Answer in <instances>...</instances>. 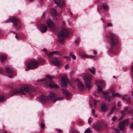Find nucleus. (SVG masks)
<instances>
[{"label": "nucleus", "mask_w": 133, "mask_h": 133, "mask_svg": "<svg viewBox=\"0 0 133 133\" xmlns=\"http://www.w3.org/2000/svg\"><path fill=\"white\" fill-rule=\"evenodd\" d=\"M107 127V125L106 124L101 122H98L93 126L94 128L97 131H100L106 128Z\"/></svg>", "instance_id": "9"}, {"label": "nucleus", "mask_w": 133, "mask_h": 133, "mask_svg": "<svg viewBox=\"0 0 133 133\" xmlns=\"http://www.w3.org/2000/svg\"><path fill=\"white\" fill-rule=\"evenodd\" d=\"M39 64V62L37 60L32 59L29 61L28 63L27 67L25 69L26 71L30 69H33L36 68Z\"/></svg>", "instance_id": "7"}, {"label": "nucleus", "mask_w": 133, "mask_h": 133, "mask_svg": "<svg viewBox=\"0 0 133 133\" xmlns=\"http://www.w3.org/2000/svg\"><path fill=\"white\" fill-rule=\"evenodd\" d=\"M54 54H56L59 55H60L59 52L54 51L49 54H48V55L52 59L51 62L55 65L59 66L61 64V59L59 57L52 58L51 57Z\"/></svg>", "instance_id": "6"}, {"label": "nucleus", "mask_w": 133, "mask_h": 133, "mask_svg": "<svg viewBox=\"0 0 133 133\" xmlns=\"http://www.w3.org/2000/svg\"><path fill=\"white\" fill-rule=\"evenodd\" d=\"M56 130L57 131H58V132L59 133H60L62 132L61 130L60 129H59V130Z\"/></svg>", "instance_id": "49"}, {"label": "nucleus", "mask_w": 133, "mask_h": 133, "mask_svg": "<svg viewBox=\"0 0 133 133\" xmlns=\"http://www.w3.org/2000/svg\"><path fill=\"white\" fill-rule=\"evenodd\" d=\"M113 77H114V78H115L116 77H115V76H114Z\"/></svg>", "instance_id": "60"}, {"label": "nucleus", "mask_w": 133, "mask_h": 133, "mask_svg": "<svg viewBox=\"0 0 133 133\" xmlns=\"http://www.w3.org/2000/svg\"><path fill=\"white\" fill-rule=\"evenodd\" d=\"M63 57L66 58V59L67 60H69L70 59V58L69 57L64 56Z\"/></svg>", "instance_id": "42"}, {"label": "nucleus", "mask_w": 133, "mask_h": 133, "mask_svg": "<svg viewBox=\"0 0 133 133\" xmlns=\"http://www.w3.org/2000/svg\"><path fill=\"white\" fill-rule=\"evenodd\" d=\"M106 37L110 45V52L113 54H116L117 52V48L119 43L118 37L112 33H109L108 34Z\"/></svg>", "instance_id": "2"}, {"label": "nucleus", "mask_w": 133, "mask_h": 133, "mask_svg": "<svg viewBox=\"0 0 133 133\" xmlns=\"http://www.w3.org/2000/svg\"><path fill=\"white\" fill-rule=\"evenodd\" d=\"M45 15V14L44 13H43V14H42V18L44 17Z\"/></svg>", "instance_id": "57"}, {"label": "nucleus", "mask_w": 133, "mask_h": 133, "mask_svg": "<svg viewBox=\"0 0 133 133\" xmlns=\"http://www.w3.org/2000/svg\"><path fill=\"white\" fill-rule=\"evenodd\" d=\"M130 128L131 129H133V121L132 122L130 125Z\"/></svg>", "instance_id": "39"}, {"label": "nucleus", "mask_w": 133, "mask_h": 133, "mask_svg": "<svg viewBox=\"0 0 133 133\" xmlns=\"http://www.w3.org/2000/svg\"><path fill=\"white\" fill-rule=\"evenodd\" d=\"M51 14L55 20H56L57 19L58 16L57 13V11L55 9L52 8L51 9Z\"/></svg>", "instance_id": "15"}, {"label": "nucleus", "mask_w": 133, "mask_h": 133, "mask_svg": "<svg viewBox=\"0 0 133 133\" xmlns=\"http://www.w3.org/2000/svg\"><path fill=\"white\" fill-rule=\"evenodd\" d=\"M95 109H92V113L94 115L95 117H97V115H95Z\"/></svg>", "instance_id": "36"}, {"label": "nucleus", "mask_w": 133, "mask_h": 133, "mask_svg": "<svg viewBox=\"0 0 133 133\" xmlns=\"http://www.w3.org/2000/svg\"><path fill=\"white\" fill-rule=\"evenodd\" d=\"M45 127V125L44 124L42 123V131L43 130V128H44Z\"/></svg>", "instance_id": "45"}, {"label": "nucleus", "mask_w": 133, "mask_h": 133, "mask_svg": "<svg viewBox=\"0 0 133 133\" xmlns=\"http://www.w3.org/2000/svg\"><path fill=\"white\" fill-rule=\"evenodd\" d=\"M82 121H80L79 123V124H81L82 123Z\"/></svg>", "instance_id": "58"}, {"label": "nucleus", "mask_w": 133, "mask_h": 133, "mask_svg": "<svg viewBox=\"0 0 133 133\" xmlns=\"http://www.w3.org/2000/svg\"><path fill=\"white\" fill-rule=\"evenodd\" d=\"M84 79L87 87L89 89L91 87V82L92 78L91 76L89 75L85 76Z\"/></svg>", "instance_id": "10"}, {"label": "nucleus", "mask_w": 133, "mask_h": 133, "mask_svg": "<svg viewBox=\"0 0 133 133\" xmlns=\"http://www.w3.org/2000/svg\"><path fill=\"white\" fill-rule=\"evenodd\" d=\"M5 97L3 95L0 96V102H2L4 101L5 99Z\"/></svg>", "instance_id": "30"}, {"label": "nucleus", "mask_w": 133, "mask_h": 133, "mask_svg": "<svg viewBox=\"0 0 133 133\" xmlns=\"http://www.w3.org/2000/svg\"><path fill=\"white\" fill-rule=\"evenodd\" d=\"M69 55L70 56H72V55L71 52H70L69 54Z\"/></svg>", "instance_id": "56"}, {"label": "nucleus", "mask_w": 133, "mask_h": 133, "mask_svg": "<svg viewBox=\"0 0 133 133\" xmlns=\"http://www.w3.org/2000/svg\"><path fill=\"white\" fill-rule=\"evenodd\" d=\"M43 51L45 52L46 54L47 53V51H46V49H44L43 50Z\"/></svg>", "instance_id": "48"}, {"label": "nucleus", "mask_w": 133, "mask_h": 133, "mask_svg": "<svg viewBox=\"0 0 133 133\" xmlns=\"http://www.w3.org/2000/svg\"><path fill=\"white\" fill-rule=\"evenodd\" d=\"M42 103H45L48 101H51L55 102L57 101L61 100L63 98L62 97H57L55 94L50 91L48 95L46 96L42 94Z\"/></svg>", "instance_id": "4"}, {"label": "nucleus", "mask_w": 133, "mask_h": 133, "mask_svg": "<svg viewBox=\"0 0 133 133\" xmlns=\"http://www.w3.org/2000/svg\"><path fill=\"white\" fill-rule=\"evenodd\" d=\"M47 29V27L42 24V33L45 32Z\"/></svg>", "instance_id": "24"}, {"label": "nucleus", "mask_w": 133, "mask_h": 133, "mask_svg": "<svg viewBox=\"0 0 133 133\" xmlns=\"http://www.w3.org/2000/svg\"><path fill=\"white\" fill-rule=\"evenodd\" d=\"M92 118L91 117H90L89 118V120H88V123H89V124H90L91 123V121H92Z\"/></svg>", "instance_id": "37"}, {"label": "nucleus", "mask_w": 133, "mask_h": 133, "mask_svg": "<svg viewBox=\"0 0 133 133\" xmlns=\"http://www.w3.org/2000/svg\"><path fill=\"white\" fill-rule=\"evenodd\" d=\"M93 95H94L96 97H98V96L95 93H93Z\"/></svg>", "instance_id": "55"}, {"label": "nucleus", "mask_w": 133, "mask_h": 133, "mask_svg": "<svg viewBox=\"0 0 133 133\" xmlns=\"http://www.w3.org/2000/svg\"><path fill=\"white\" fill-rule=\"evenodd\" d=\"M88 70L93 74H95L96 70L94 68L92 67L91 69L89 68Z\"/></svg>", "instance_id": "25"}, {"label": "nucleus", "mask_w": 133, "mask_h": 133, "mask_svg": "<svg viewBox=\"0 0 133 133\" xmlns=\"http://www.w3.org/2000/svg\"><path fill=\"white\" fill-rule=\"evenodd\" d=\"M72 133H79V132L77 131L74 130L72 131Z\"/></svg>", "instance_id": "44"}, {"label": "nucleus", "mask_w": 133, "mask_h": 133, "mask_svg": "<svg viewBox=\"0 0 133 133\" xmlns=\"http://www.w3.org/2000/svg\"><path fill=\"white\" fill-rule=\"evenodd\" d=\"M116 119V118L115 117H113L112 118V120L113 121H115Z\"/></svg>", "instance_id": "41"}, {"label": "nucleus", "mask_w": 133, "mask_h": 133, "mask_svg": "<svg viewBox=\"0 0 133 133\" xmlns=\"http://www.w3.org/2000/svg\"><path fill=\"white\" fill-rule=\"evenodd\" d=\"M72 58L74 60H75L76 59V57H75V56L74 55H72Z\"/></svg>", "instance_id": "43"}, {"label": "nucleus", "mask_w": 133, "mask_h": 133, "mask_svg": "<svg viewBox=\"0 0 133 133\" xmlns=\"http://www.w3.org/2000/svg\"><path fill=\"white\" fill-rule=\"evenodd\" d=\"M62 86L65 87L69 83L68 80L65 77H62Z\"/></svg>", "instance_id": "17"}, {"label": "nucleus", "mask_w": 133, "mask_h": 133, "mask_svg": "<svg viewBox=\"0 0 133 133\" xmlns=\"http://www.w3.org/2000/svg\"><path fill=\"white\" fill-rule=\"evenodd\" d=\"M120 104V102H118V105L119 107H120L121 106V105Z\"/></svg>", "instance_id": "52"}, {"label": "nucleus", "mask_w": 133, "mask_h": 133, "mask_svg": "<svg viewBox=\"0 0 133 133\" xmlns=\"http://www.w3.org/2000/svg\"><path fill=\"white\" fill-rule=\"evenodd\" d=\"M41 126L42 127V123L40 124Z\"/></svg>", "instance_id": "62"}, {"label": "nucleus", "mask_w": 133, "mask_h": 133, "mask_svg": "<svg viewBox=\"0 0 133 133\" xmlns=\"http://www.w3.org/2000/svg\"><path fill=\"white\" fill-rule=\"evenodd\" d=\"M36 89L31 85H24L19 89L12 88L9 92V95L11 96L18 95H23L26 92L31 96L34 95Z\"/></svg>", "instance_id": "1"}, {"label": "nucleus", "mask_w": 133, "mask_h": 133, "mask_svg": "<svg viewBox=\"0 0 133 133\" xmlns=\"http://www.w3.org/2000/svg\"><path fill=\"white\" fill-rule=\"evenodd\" d=\"M62 91L63 94L65 96L66 99H68L69 97L70 96V94L68 91L64 89H62Z\"/></svg>", "instance_id": "22"}, {"label": "nucleus", "mask_w": 133, "mask_h": 133, "mask_svg": "<svg viewBox=\"0 0 133 133\" xmlns=\"http://www.w3.org/2000/svg\"><path fill=\"white\" fill-rule=\"evenodd\" d=\"M37 99L38 100H39L41 102H42V95H41L39 97H37Z\"/></svg>", "instance_id": "35"}, {"label": "nucleus", "mask_w": 133, "mask_h": 133, "mask_svg": "<svg viewBox=\"0 0 133 133\" xmlns=\"http://www.w3.org/2000/svg\"><path fill=\"white\" fill-rule=\"evenodd\" d=\"M71 15H72V14L71 13Z\"/></svg>", "instance_id": "64"}, {"label": "nucleus", "mask_w": 133, "mask_h": 133, "mask_svg": "<svg viewBox=\"0 0 133 133\" xmlns=\"http://www.w3.org/2000/svg\"><path fill=\"white\" fill-rule=\"evenodd\" d=\"M102 8L105 10H109L108 6L107 5L104 4H103L102 5Z\"/></svg>", "instance_id": "26"}, {"label": "nucleus", "mask_w": 133, "mask_h": 133, "mask_svg": "<svg viewBox=\"0 0 133 133\" xmlns=\"http://www.w3.org/2000/svg\"><path fill=\"white\" fill-rule=\"evenodd\" d=\"M84 133H91V131L89 129H87L85 130Z\"/></svg>", "instance_id": "34"}, {"label": "nucleus", "mask_w": 133, "mask_h": 133, "mask_svg": "<svg viewBox=\"0 0 133 133\" xmlns=\"http://www.w3.org/2000/svg\"><path fill=\"white\" fill-rule=\"evenodd\" d=\"M46 77L49 79V81H48V83H49L48 86L52 88H59V87L56 84H55L52 82L51 81L52 78L51 76L49 75H47L46 76Z\"/></svg>", "instance_id": "11"}, {"label": "nucleus", "mask_w": 133, "mask_h": 133, "mask_svg": "<svg viewBox=\"0 0 133 133\" xmlns=\"http://www.w3.org/2000/svg\"><path fill=\"white\" fill-rule=\"evenodd\" d=\"M5 70L8 76L10 78H12L15 74L14 71L12 68L6 67L5 68Z\"/></svg>", "instance_id": "12"}, {"label": "nucleus", "mask_w": 133, "mask_h": 133, "mask_svg": "<svg viewBox=\"0 0 133 133\" xmlns=\"http://www.w3.org/2000/svg\"><path fill=\"white\" fill-rule=\"evenodd\" d=\"M15 38H17V39H18V38H19V37H18V35H15Z\"/></svg>", "instance_id": "53"}, {"label": "nucleus", "mask_w": 133, "mask_h": 133, "mask_svg": "<svg viewBox=\"0 0 133 133\" xmlns=\"http://www.w3.org/2000/svg\"><path fill=\"white\" fill-rule=\"evenodd\" d=\"M79 38H77L75 41V43L77 44L78 45L79 43Z\"/></svg>", "instance_id": "33"}, {"label": "nucleus", "mask_w": 133, "mask_h": 133, "mask_svg": "<svg viewBox=\"0 0 133 133\" xmlns=\"http://www.w3.org/2000/svg\"><path fill=\"white\" fill-rule=\"evenodd\" d=\"M47 23L49 27H54L55 26L54 23L50 19H48L47 21Z\"/></svg>", "instance_id": "21"}, {"label": "nucleus", "mask_w": 133, "mask_h": 133, "mask_svg": "<svg viewBox=\"0 0 133 133\" xmlns=\"http://www.w3.org/2000/svg\"><path fill=\"white\" fill-rule=\"evenodd\" d=\"M42 81H43L44 80V79H42Z\"/></svg>", "instance_id": "61"}, {"label": "nucleus", "mask_w": 133, "mask_h": 133, "mask_svg": "<svg viewBox=\"0 0 133 133\" xmlns=\"http://www.w3.org/2000/svg\"><path fill=\"white\" fill-rule=\"evenodd\" d=\"M34 0H29L30 1H32Z\"/></svg>", "instance_id": "59"}, {"label": "nucleus", "mask_w": 133, "mask_h": 133, "mask_svg": "<svg viewBox=\"0 0 133 133\" xmlns=\"http://www.w3.org/2000/svg\"><path fill=\"white\" fill-rule=\"evenodd\" d=\"M11 22L13 23L14 26L17 29L21 28V24L19 20L15 17H11L6 20L5 23Z\"/></svg>", "instance_id": "8"}, {"label": "nucleus", "mask_w": 133, "mask_h": 133, "mask_svg": "<svg viewBox=\"0 0 133 133\" xmlns=\"http://www.w3.org/2000/svg\"><path fill=\"white\" fill-rule=\"evenodd\" d=\"M69 65H66L65 66V69H67Z\"/></svg>", "instance_id": "51"}, {"label": "nucleus", "mask_w": 133, "mask_h": 133, "mask_svg": "<svg viewBox=\"0 0 133 133\" xmlns=\"http://www.w3.org/2000/svg\"><path fill=\"white\" fill-rule=\"evenodd\" d=\"M54 1L58 6L61 8H63L65 6V4L64 0H54Z\"/></svg>", "instance_id": "13"}, {"label": "nucleus", "mask_w": 133, "mask_h": 133, "mask_svg": "<svg viewBox=\"0 0 133 133\" xmlns=\"http://www.w3.org/2000/svg\"><path fill=\"white\" fill-rule=\"evenodd\" d=\"M116 106V105H115V106L113 107V108H112L111 111L108 114L109 116H110L111 114H112L113 113V111L115 110V109Z\"/></svg>", "instance_id": "28"}, {"label": "nucleus", "mask_w": 133, "mask_h": 133, "mask_svg": "<svg viewBox=\"0 0 133 133\" xmlns=\"http://www.w3.org/2000/svg\"><path fill=\"white\" fill-rule=\"evenodd\" d=\"M6 57L4 55H2L1 57V60L2 61H4L6 60Z\"/></svg>", "instance_id": "29"}, {"label": "nucleus", "mask_w": 133, "mask_h": 133, "mask_svg": "<svg viewBox=\"0 0 133 133\" xmlns=\"http://www.w3.org/2000/svg\"><path fill=\"white\" fill-rule=\"evenodd\" d=\"M128 109V108L126 107L124 108V110L121 112V113L122 114V115L121 117L119 118V120H122L124 116L126 114V112L127 111V110Z\"/></svg>", "instance_id": "19"}, {"label": "nucleus", "mask_w": 133, "mask_h": 133, "mask_svg": "<svg viewBox=\"0 0 133 133\" xmlns=\"http://www.w3.org/2000/svg\"><path fill=\"white\" fill-rule=\"evenodd\" d=\"M128 120L126 119L120 122L119 125V128L120 130H123L124 129L125 126L128 124Z\"/></svg>", "instance_id": "14"}, {"label": "nucleus", "mask_w": 133, "mask_h": 133, "mask_svg": "<svg viewBox=\"0 0 133 133\" xmlns=\"http://www.w3.org/2000/svg\"><path fill=\"white\" fill-rule=\"evenodd\" d=\"M37 27L40 29V31L42 32V24L41 19L38 20L37 22Z\"/></svg>", "instance_id": "23"}, {"label": "nucleus", "mask_w": 133, "mask_h": 133, "mask_svg": "<svg viewBox=\"0 0 133 133\" xmlns=\"http://www.w3.org/2000/svg\"><path fill=\"white\" fill-rule=\"evenodd\" d=\"M43 61H44V60H42V62H43Z\"/></svg>", "instance_id": "63"}, {"label": "nucleus", "mask_w": 133, "mask_h": 133, "mask_svg": "<svg viewBox=\"0 0 133 133\" xmlns=\"http://www.w3.org/2000/svg\"><path fill=\"white\" fill-rule=\"evenodd\" d=\"M96 83L97 85V91L98 93H100L102 92V94L104 95V97L106 99L109 101H111V99L114 98V97L118 96L120 97V96L118 93H114L113 92L114 91V88L111 89L110 91L112 93V96H109L110 93L109 92H105L102 91L103 89L101 86L103 87L105 86L104 82L102 80H99L96 82Z\"/></svg>", "instance_id": "3"}, {"label": "nucleus", "mask_w": 133, "mask_h": 133, "mask_svg": "<svg viewBox=\"0 0 133 133\" xmlns=\"http://www.w3.org/2000/svg\"><path fill=\"white\" fill-rule=\"evenodd\" d=\"M93 102H94L95 105V106L96 105L97 102H96V101H95V100H93Z\"/></svg>", "instance_id": "50"}, {"label": "nucleus", "mask_w": 133, "mask_h": 133, "mask_svg": "<svg viewBox=\"0 0 133 133\" xmlns=\"http://www.w3.org/2000/svg\"><path fill=\"white\" fill-rule=\"evenodd\" d=\"M122 99L123 100L126 99L127 102L128 104H129L131 103L130 98H128L127 99H126L125 97H123L122 98Z\"/></svg>", "instance_id": "27"}, {"label": "nucleus", "mask_w": 133, "mask_h": 133, "mask_svg": "<svg viewBox=\"0 0 133 133\" xmlns=\"http://www.w3.org/2000/svg\"><path fill=\"white\" fill-rule=\"evenodd\" d=\"M101 108L103 111L105 112L107 110L108 106L105 103L102 102L101 104Z\"/></svg>", "instance_id": "18"}, {"label": "nucleus", "mask_w": 133, "mask_h": 133, "mask_svg": "<svg viewBox=\"0 0 133 133\" xmlns=\"http://www.w3.org/2000/svg\"><path fill=\"white\" fill-rule=\"evenodd\" d=\"M128 109L127 110V112H126V114H131L133 113V109H131L130 110H128Z\"/></svg>", "instance_id": "32"}, {"label": "nucleus", "mask_w": 133, "mask_h": 133, "mask_svg": "<svg viewBox=\"0 0 133 133\" xmlns=\"http://www.w3.org/2000/svg\"><path fill=\"white\" fill-rule=\"evenodd\" d=\"M115 130L116 131V133H120L118 129H115Z\"/></svg>", "instance_id": "40"}, {"label": "nucleus", "mask_w": 133, "mask_h": 133, "mask_svg": "<svg viewBox=\"0 0 133 133\" xmlns=\"http://www.w3.org/2000/svg\"><path fill=\"white\" fill-rule=\"evenodd\" d=\"M76 81H78L77 87L79 90L81 91H83L85 89V88L84 85L77 78Z\"/></svg>", "instance_id": "16"}, {"label": "nucleus", "mask_w": 133, "mask_h": 133, "mask_svg": "<svg viewBox=\"0 0 133 133\" xmlns=\"http://www.w3.org/2000/svg\"><path fill=\"white\" fill-rule=\"evenodd\" d=\"M3 35V34L2 32V31L0 30V37H2Z\"/></svg>", "instance_id": "47"}, {"label": "nucleus", "mask_w": 133, "mask_h": 133, "mask_svg": "<svg viewBox=\"0 0 133 133\" xmlns=\"http://www.w3.org/2000/svg\"><path fill=\"white\" fill-rule=\"evenodd\" d=\"M3 72V70L2 68H0V73H2Z\"/></svg>", "instance_id": "46"}, {"label": "nucleus", "mask_w": 133, "mask_h": 133, "mask_svg": "<svg viewBox=\"0 0 133 133\" xmlns=\"http://www.w3.org/2000/svg\"><path fill=\"white\" fill-rule=\"evenodd\" d=\"M70 34L69 32L67 30L63 29L60 33L58 34V40L61 44H63L64 42V38L67 37Z\"/></svg>", "instance_id": "5"}, {"label": "nucleus", "mask_w": 133, "mask_h": 133, "mask_svg": "<svg viewBox=\"0 0 133 133\" xmlns=\"http://www.w3.org/2000/svg\"><path fill=\"white\" fill-rule=\"evenodd\" d=\"M94 54L95 55H96L97 54V52L96 51H94Z\"/></svg>", "instance_id": "54"}, {"label": "nucleus", "mask_w": 133, "mask_h": 133, "mask_svg": "<svg viewBox=\"0 0 133 133\" xmlns=\"http://www.w3.org/2000/svg\"><path fill=\"white\" fill-rule=\"evenodd\" d=\"M36 84L38 85H40L42 84V79L38 81Z\"/></svg>", "instance_id": "31"}, {"label": "nucleus", "mask_w": 133, "mask_h": 133, "mask_svg": "<svg viewBox=\"0 0 133 133\" xmlns=\"http://www.w3.org/2000/svg\"><path fill=\"white\" fill-rule=\"evenodd\" d=\"M80 55L83 58H94L95 57L94 56L92 55H86L85 53L83 52H81L80 54Z\"/></svg>", "instance_id": "20"}, {"label": "nucleus", "mask_w": 133, "mask_h": 133, "mask_svg": "<svg viewBox=\"0 0 133 133\" xmlns=\"http://www.w3.org/2000/svg\"><path fill=\"white\" fill-rule=\"evenodd\" d=\"M112 24L110 23H108L107 24V26L108 27H112Z\"/></svg>", "instance_id": "38"}]
</instances>
